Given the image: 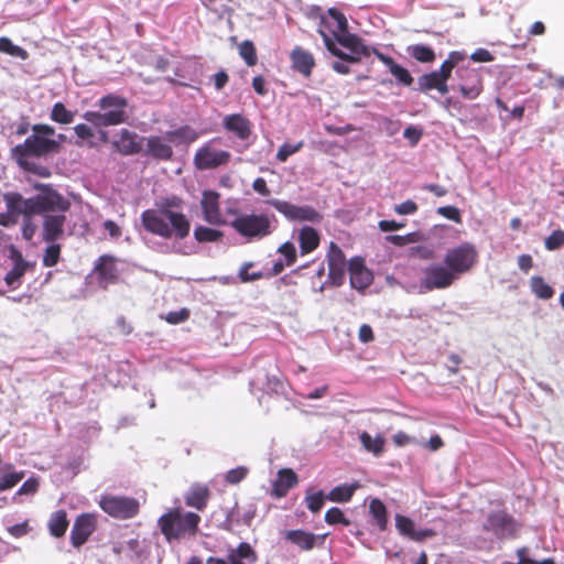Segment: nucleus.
Here are the masks:
<instances>
[{"label": "nucleus", "instance_id": "obj_25", "mask_svg": "<svg viewBox=\"0 0 564 564\" xmlns=\"http://www.w3.org/2000/svg\"><path fill=\"white\" fill-rule=\"evenodd\" d=\"M210 499V490L208 486L203 484H193L184 496L187 507L203 511Z\"/></svg>", "mask_w": 564, "mask_h": 564}, {"label": "nucleus", "instance_id": "obj_56", "mask_svg": "<svg viewBox=\"0 0 564 564\" xmlns=\"http://www.w3.org/2000/svg\"><path fill=\"white\" fill-rule=\"evenodd\" d=\"M248 469L243 466L230 469L227 471L225 479L228 484L236 485L246 478Z\"/></svg>", "mask_w": 564, "mask_h": 564}, {"label": "nucleus", "instance_id": "obj_7", "mask_svg": "<svg viewBox=\"0 0 564 564\" xmlns=\"http://www.w3.org/2000/svg\"><path fill=\"white\" fill-rule=\"evenodd\" d=\"M318 33L323 37L326 48L336 57L344 62L357 63L362 56L368 57L371 54V50L366 46L362 40L347 31H341L335 35L336 41L344 47L350 51V54L344 53L339 50L333 39L323 29H318Z\"/></svg>", "mask_w": 564, "mask_h": 564}, {"label": "nucleus", "instance_id": "obj_39", "mask_svg": "<svg viewBox=\"0 0 564 564\" xmlns=\"http://www.w3.org/2000/svg\"><path fill=\"white\" fill-rule=\"evenodd\" d=\"M530 288L532 293L541 300H550L554 295L553 288L539 275H534L530 279Z\"/></svg>", "mask_w": 564, "mask_h": 564}, {"label": "nucleus", "instance_id": "obj_33", "mask_svg": "<svg viewBox=\"0 0 564 564\" xmlns=\"http://www.w3.org/2000/svg\"><path fill=\"white\" fill-rule=\"evenodd\" d=\"M166 141L175 145L191 144L197 140L198 133L191 126H182L178 129L167 131Z\"/></svg>", "mask_w": 564, "mask_h": 564}, {"label": "nucleus", "instance_id": "obj_13", "mask_svg": "<svg viewBox=\"0 0 564 564\" xmlns=\"http://www.w3.org/2000/svg\"><path fill=\"white\" fill-rule=\"evenodd\" d=\"M459 79L458 90L465 99H476L484 90L480 69L469 66L459 67L456 70Z\"/></svg>", "mask_w": 564, "mask_h": 564}, {"label": "nucleus", "instance_id": "obj_47", "mask_svg": "<svg viewBox=\"0 0 564 564\" xmlns=\"http://www.w3.org/2000/svg\"><path fill=\"white\" fill-rule=\"evenodd\" d=\"M43 256V265L46 268L54 267L61 258V246L55 242H48Z\"/></svg>", "mask_w": 564, "mask_h": 564}, {"label": "nucleus", "instance_id": "obj_62", "mask_svg": "<svg viewBox=\"0 0 564 564\" xmlns=\"http://www.w3.org/2000/svg\"><path fill=\"white\" fill-rule=\"evenodd\" d=\"M30 527H29V522L28 521H24V522H21V523H17L14 525H11L8 528V532L13 536V538H22L24 535H26L29 532H30Z\"/></svg>", "mask_w": 564, "mask_h": 564}, {"label": "nucleus", "instance_id": "obj_2", "mask_svg": "<svg viewBox=\"0 0 564 564\" xmlns=\"http://www.w3.org/2000/svg\"><path fill=\"white\" fill-rule=\"evenodd\" d=\"M200 517L192 511L176 507L167 510L158 519V527L167 542L195 536L198 532Z\"/></svg>", "mask_w": 564, "mask_h": 564}, {"label": "nucleus", "instance_id": "obj_29", "mask_svg": "<svg viewBox=\"0 0 564 564\" xmlns=\"http://www.w3.org/2000/svg\"><path fill=\"white\" fill-rule=\"evenodd\" d=\"M327 15L333 20V24L328 22L325 15L321 17V28L327 29L335 36L339 34L341 31H347L348 21L343 12L337 10L336 8H329L327 11Z\"/></svg>", "mask_w": 564, "mask_h": 564}, {"label": "nucleus", "instance_id": "obj_28", "mask_svg": "<svg viewBox=\"0 0 564 564\" xmlns=\"http://www.w3.org/2000/svg\"><path fill=\"white\" fill-rule=\"evenodd\" d=\"M369 516L371 524L383 532L388 529L389 517L386 505L379 498H372L369 501Z\"/></svg>", "mask_w": 564, "mask_h": 564}, {"label": "nucleus", "instance_id": "obj_54", "mask_svg": "<svg viewBox=\"0 0 564 564\" xmlns=\"http://www.w3.org/2000/svg\"><path fill=\"white\" fill-rule=\"evenodd\" d=\"M436 213L456 224L463 223L460 212L456 206H442L437 208Z\"/></svg>", "mask_w": 564, "mask_h": 564}, {"label": "nucleus", "instance_id": "obj_18", "mask_svg": "<svg viewBox=\"0 0 564 564\" xmlns=\"http://www.w3.org/2000/svg\"><path fill=\"white\" fill-rule=\"evenodd\" d=\"M219 193L215 191H205L200 199V207L204 220L210 225L221 226L226 221L221 217L219 208Z\"/></svg>", "mask_w": 564, "mask_h": 564}, {"label": "nucleus", "instance_id": "obj_11", "mask_svg": "<svg viewBox=\"0 0 564 564\" xmlns=\"http://www.w3.org/2000/svg\"><path fill=\"white\" fill-rule=\"evenodd\" d=\"M457 280V274L446 264H431L423 269L421 288L425 291L443 290L449 288Z\"/></svg>", "mask_w": 564, "mask_h": 564}, {"label": "nucleus", "instance_id": "obj_63", "mask_svg": "<svg viewBox=\"0 0 564 564\" xmlns=\"http://www.w3.org/2000/svg\"><path fill=\"white\" fill-rule=\"evenodd\" d=\"M470 58L477 63H488L495 59V56L486 48H477L471 55Z\"/></svg>", "mask_w": 564, "mask_h": 564}, {"label": "nucleus", "instance_id": "obj_45", "mask_svg": "<svg viewBox=\"0 0 564 564\" xmlns=\"http://www.w3.org/2000/svg\"><path fill=\"white\" fill-rule=\"evenodd\" d=\"M0 52L22 59L28 58V52L24 48L14 45L12 41L6 36L0 37Z\"/></svg>", "mask_w": 564, "mask_h": 564}, {"label": "nucleus", "instance_id": "obj_9", "mask_svg": "<svg viewBox=\"0 0 564 564\" xmlns=\"http://www.w3.org/2000/svg\"><path fill=\"white\" fill-rule=\"evenodd\" d=\"M99 507L108 516L119 520L132 519L140 511L139 500L126 496H102L99 500Z\"/></svg>", "mask_w": 564, "mask_h": 564}, {"label": "nucleus", "instance_id": "obj_60", "mask_svg": "<svg viewBox=\"0 0 564 564\" xmlns=\"http://www.w3.org/2000/svg\"><path fill=\"white\" fill-rule=\"evenodd\" d=\"M39 487H40L39 478L31 477L22 484V486L17 491V495H19V496L34 495L37 491Z\"/></svg>", "mask_w": 564, "mask_h": 564}, {"label": "nucleus", "instance_id": "obj_50", "mask_svg": "<svg viewBox=\"0 0 564 564\" xmlns=\"http://www.w3.org/2000/svg\"><path fill=\"white\" fill-rule=\"evenodd\" d=\"M239 54L245 59L248 66L257 64V51L251 41H243L239 46Z\"/></svg>", "mask_w": 564, "mask_h": 564}, {"label": "nucleus", "instance_id": "obj_51", "mask_svg": "<svg viewBox=\"0 0 564 564\" xmlns=\"http://www.w3.org/2000/svg\"><path fill=\"white\" fill-rule=\"evenodd\" d=\"M303 145V141H300L296 144L283 143L276 152V160L279 162H285L291 155L299 152Z\"/></svg>", "mask_w": 564, "mask_h": 564}, {"label": "nucleus", "instance_id": "obj_36", "mask_svg": "<svg viewBox=\"0 0 564 564\" xmlns=\"http://www.w3.org/2000/svg\"><path fill=\"white\" fill-rule=\"evenodd\" d=\"M285 539L304 551L312 550L316 542V535L304 530L286 531Z\"/></svg>", "mask_w": 564, "mask_h": 564}, {"label": "nucleus", "instance_id": "obj_43", "mask_svg": "<svg viewBox=\"0 0 564 564\" xmlns=\"http://www.w3.org/2000/svg\"><path fill=\"white\" fill-rule=\"evenodd\" d=\"M51 119L57 123L68 124L74 121V112L68 110L61 101L53 105Z\"/></svg>", "mask_w": 564, "mask_h": 564}, {"label": "nucleus", "instance_id": "obj_44", "mask_svg": "<svg viewBox=\"0 0 564 564\" xmlns=\"http://www.w3.org/2000/svg\"><path fill=\"white\" fill-rule=\"evenodd\" d=\"M228 557H234L236 561L241 562L242 560H247L250 564L256 563L258 560L256 551L247 542H241Z\"/></svg>", "mask_w": 564, "mask_h": 564}, {"label": "nucleus", "instance_id": "obj_35", "mask_svg": "<svg viewBox=\"0 0 564 564\" xmlns=\"http://www.w3.org/2000/svg\"><path fill=\"white\" fill-rule=\"evenodd\" d=\"M68 525L67 513L63 509L53 512L47 523L50 534L54 538L64 536Z\"/></svg>", "mask_w": 564, "mask_h": 564}, {"label": "nucleus", "instance_id": "obj_64", "mask_svg": "<svg viewBox=\"0 0 564 564\" xmlns=\"http://www.w3.org/2000/svg\"><path fill=\"white\" fill-rule=\"evenodd\" d=\"M403 137L408 139L412 145H415L422 137V131L416 129L415 127L410 126L405 128Z\"/></svg>", "mask_w": 564, "mask_h": 564}, {"label": "nucleus", "instance_id": "obj_23", "mask_svg": "<svg viewBox=\"0 0 564 564\" xmlns=\"http://www.w3.org/2000/svg\"><path fill=\"white\" fill-rule=\"evenodd\" d=\"M290 59L293 70L300 73L305 78L311 77L315 67V58L312 53L301 46H295L290 54Z\"/></svg>", "mask_w": 564, "mask_h": 564}, {"label": "nucleus", "instance_id": "obj_59", "mask_svg": "<svg viewBox=\"0 0 564 564\" xmlns=\"http://www.w3.org/2000/svg\"><path fill=\"white\" fill-rule=\"evenodd\" d=\"M74 132L79 139L88 141L89 147H95V143L91 141L94 130L89 126L85 123L76 124L74 127Z\"/></svg>", "mask_w": 564, "mask_h": 564}, {"label": "nucleus", "instance_id": "obj_16", "mask_svg": "<svg viewBox=\"0 0 564 564\" xmlns=\"http://www.w3.org/2000/svg\"><path fill=\"white\" fill-rule=\"evenodd\" d=\"M66 212H45L42 224V239L45 242H55L64 235Z\"/></svg>", "mask_w": 564, "mask_h": 564}, {"label": "nucleus", "instance_id": "obj_4", "mask_svg": "<svg viewBox=\"0 0 564 564\" xmlns=\"http://www.w3.org/2000/svg\"><path fill=\"white\" fill-rule=\"evenodd\" d=\"M97 106L100 111L90 110L83 115V118L95 127L119 126L128 121L127 98L108 94L98 100Z\"/></svg>", "mask_w": 564, "mask_h": 564}, {"label": "nucleus", "instance_id": "obj_46", "mask_svg": "<svg viewBox=\"0 0 564 564\" xmlns=\"http://www.w3.org/2000/svg\"><path fill=\"white\" fill-rule=\"evenodd\" d=\"M389 72L403 86L409 87L413 84L414 79H413L412 75L410 74V72L405 67L398 64L397 62H394L390 66Z\"/></svg>", "mask_w": 564, "mask_h": 564}, {"label": "nucleus", "instance_id": "obj_42", "mask_svg": "<svg viewBox=\"0 0 564 564\" xmlns=\"http://www.w3.org/2000/svg\"><path fill=\"white\" fill-rule=\"evenodd\" d=\"M360 442L368 452H371L375 455H380L384 449V438L381 436L372 438L366 431L360 434Z\"/></svg>", "mask_w": 564, "mask_h": 564}, {"label": "nucleus", "instance_id": "obj_26", "mask_svg": "<svg viewBox=\"0 0 564 564\" xmlns=\"http://www.w3.org/2000/svg\"><path fill=\"white\" fill-rule=\"evenodd\" d=\"M141 223L148 232H150L154 236H159L163 239H173L174 238L176 240H183L189 235V231H191V223L187 217H186L187 225H186V227H183L181 232L177 231V229H174V227L172 225L173 223L169 218H163V224H165V226L167 227V232H161V234L156 229L154 230L149 225L148 220H145L144 213L141 214Z\"/></svg>", "mask_w": 564, "mask_h": 564}, {"label": "nucleus", "instance_id": "obj_21", "mask_svg": "<svg viewBox=\"0 0 564 564\" xmlns=\"http://www.w3.org/2000/svg\"><path fill=\"white\" fill-rule=\"evenodd\" d=\"M10 259L13 262V267L10 271L7 272L4 276V281L9 286L17 288L20 285L21 278L25 274V272L33 268V264L28 262L20 250L15 247L10 248Z\"/></svg>", "mask_w": 564, "mask_h": 564}, {"label": "nucleus", "instance_id": "obj_31", "mask_svg": "<svg viewBox=\"0 0 564 564\" xmlns=\"http://www.w3.org/2000/svg\"><path fill=\"white\" fill-rule=\"evenodd\" d=\"M432 89L437 90L442 95L448 93L447 84L441 79L435 70L423 74L417 78V90L425 93Z\"/></svg>", "mask_w": 564, "mask_h": 564}, {"label": "nucleus", "instance_id": "obj_30", "mask_svg": "<svg viewBox=\"0 0 564 564\" xmlns=\"http://www.w3.org/2000/svg\"><path fill=\"white\" fill-rule=\"evenodd\" d=\"M147 154L156 160L169 161L173 156L172 147L161 137H150L147 140Z\"/></svg>", "mask_w": 564, "mask_h": 564}, {"label": "nucleus", "instance_id": "obj_48", "mask_svg": "<svg viewBox=\"0 0 564 564\" xmlns=\"http://www.w3.org/2000/svg\"><path fill=\"white\" fill-rule=\"evenodd\" d=\"M325 522L329 525L343 524L345 527L350 525L351 521L345 516L341 509L333 507L325 513Z\"/></svg>", "mask_w": 564, "mask_h": 564}, {"label": "nucleus", "instance_id": "obj_37", "mask_svg": "<svg viewBox=\"0 0 564 564\" xmlns=\"http://www.w3.org/2000/svg\"><path fill=\"white\" fill-rule=\"evenodd\" d=\"M359 488V484H341L334 487L326 496V499L333 502H349Z\"/></svg>", "mask_w": 564, "mask_h": 564}, {"label": "nucleus", "instance_id": "obj_32", "mask_svg": "<svg viewBox=\"0 0 564 564\" xmlns=\"http://www.w3.org/2000/svg\"><path fill=\"white\" fill-rule=\"evenodd\" d=\"M137 134L124 129L120 133L119 141L115 142L118 152L123 155L139 153L142 150L140 142L137 141Z\"/></svg>", "mask_w": 564, "mask_h": 564}, {"label": "nucleus", "instance_id": "obj_3", "mask_svg": "<svg viewBox=\"0 0 564 564\" xmlns=\"http://www.w3.org/2000/svg\"><path fill=\"white\" fill-rule=\"evenodd\" d=\"M32 134L23 143L11 150V156L42 158L59 152V141H56L55 128L46 123H36L31 127Z\"/></svg>", "mask_w": 564, "mask_h": 564}, {"label": "nucleus", "instance_id": "obj_8", "mask_svg": "<svg viewBox=\"0 0 564 564\" xmlns=\"http://www.w3.org/2000/svg\"><path fill=\"white\" fill-rule=\"evenodd\" d=\"M235 218L229 223L230 227L247 240H260L272 232L271 220L264 214H243L238 210H229Z\"/></svg>", "mask_w": 564, "mask_h": 564}, {"label": "nucleus", "instance_id": "obj_10", "mask_svg": "<svg viewBox=\"0 0 564 564\" xmlns=\"http://www.w3.org/2000/svg\"><path fill=\"white\" fill-rule=\"evenodd\" d=\"M477 258L478 253L474 246L465 242L449 249L444 257V263L451 271L457 274L458 279L462 274L471 270Z\"/></svg>", "mask_w": 564, "mask_h": 564}, {"label": "nucleus", "instance_id": "obj_34", "mask_svg": "<svg viewBox=\"0 0 564 564\" xmlns=\"http://www.w3.org/2000/svg\"><path fill=\"white\" fill-rule=\"evenodd\" d=\"M300 250L302 254L314 251L319 245L318 232L310 226H304L299 232Z\"/></svg>", "mask_w": 564, "mask_h": 564}, {"label": "nucleus", "instance_id": "obj_27", "mask_svg": "<svg viewBox=\"0 0 564 564\" xmlns=\"http://www.w3.org/2000/svg\"><path fill=\"white\" fill-rule=\"evenodd\" d=\"M299 482L297 475L290 468L280 469L278 478L273 482V494L278 498L288 495L289 490L295 487Z\"/></svg>", "mask_w": 564, "mask_h": 564}, {"label": "nucleus", "instance_id": "obj_1", "mask_svg": "<svg viewBox=\"0 0 564 564\" xmlns=\"http://www.w3.org/2000/svg\"><path fill=\"white\" fill-rule=\"evenodd\" d=\"M34 189L39 194L23 198L19 193H7L3 198L7 209L14 216L24 215L32 216L34 214H44L45 212H67L72 204L59 192L54 189L50 184L36 183Z\"/></svg>", "mask_w": 564, "mask_h": 564}, {"label": "nucleus", "instance_id": "obj_52", "mask_svg": "<svg viewBox=\"0 0 564 564\" xmlns=\"http://www.w3.org/2000/svg\"><path fill=\"white\" fill-rule=\"evenodd\" d=\"M325 498L323 491L307 495L305 498L307 509L313 513L318 512L324 506Z\"/></svg>", "mask_w": 564, "mask_h": 564}, {"label": "nucleus", "instance_id": "obj_61", "mask_svg": "<svg viewBox=\"0 0 564 564\" xmlns=\"http://www.w3.org/2000/svg\"><path fill=\"white\" fill-rule=\"evenodd\" d=\"M417 205L411 200L408 199L399 205L394 206V212L399 215H412L417 212Z\"/></svg>", "mask_w": 564, "mask_h": 564}, {"label": "nucleus", "instance_id": "obj_57", "mask_svg": "<svg viewBox=\"0 0 564 564\" xmlns=\"http://www.w3.org/2000/svg\"><path fill=\"white\" fill-rule=\"evenodd\" d=\"M251 267H252V263L248 262V263H245L240 268L238 276H239L241 282L257 281V280H260V279L263 278V273L260 272V271L250 273L249 269Z\"/></svg>", "mask_w": 564, "mask_h": 564}, {"label": "nucleus", "instance_id": "obj_12", "mask_svg": "<svg viewBox=\"0 0 564 564\" xmlns=\"http://www.w3.org/2000/svg\"><path fill=\"white\" fill-rule=\"evenodd\" d=\"M267 203L291 221L318 223L322 219V215L311 206H296L276 198L269 199Z\"/></svg>", "mask_w": 564, "mask_h": 564}, {"label": "nucleus", "instance_id": "obj_40", "mask_svg": "<svg viewBox=\"0 0 564 564\" xmlns=\"http://www.w3.org/2000/svg\"><path fill=\"white\" fill-rule=\"evenodd\" d=\"M30 158L31 156H12L17 164L26 172H31L41 177H48L51 175V172L46 166L30 161Z\"/></svg>", "mask_w": 564, "mask_h": 564}, {"label": "nucleus", "instance_id": "obj_53", "mask_svg": "<svg viewBox=\"0 0 564 564\" xmlns=\"http://www.w3.org/2000/svg\"><path fill=\"white\" fill-rule=\"evenodd\" d=\"M545 248L550 251L560 249L564 246V231L562 229L554 230L545 238Z\"/></svg>", "mask_w": 564, "mask_h": 564}, {"label": "nucleus", "instance_id": "obj_5", "mask_svg": "<svg viewBox=\"0 0 564 564\" xmlns=\"http://www.w3.org/2000/svg\"><path fill=\"white\" fill-rule=\"evenodd\" d=\"M183 199L176 195L161 198L156 203V208L145 209L144 217L149 225L155 230L167 232V227L163 224V218H169L173 224L174 229L181 232L183 227H186V215L181 212L183 207Z\"/></svg>", "mask_w": 564, "mask_h": 564}, {"label": "nucleus", "instance_id": "obj_49", "mask_svg": "<svg viewBox=\"0 0 564 564\" xmlns=\"http://www.w3.org/2000/svg\"><path fill=\"white\" fill-rule=\"evenodd\" d=\"M24 478V471L6 473L0 476V492L15 487Z\"/></svg>", "mask_w": 564, "mask_h": 564}, {"label": "nucleus", "instance_id": "obj_19", "mask_svg": "<svg viewBox=\"0 0 564 564\" xmlns=\"http://www.w3.org/2000/svg\"><path fill=\"white\" fill-rule=\"evenodd\" d=\"M348 272L350 284L356 290H365L372 283L373 275L371 271L366 268L365 261L360 257L350 259L348 262Z\"/></svg>", "mask_w": 564, "mask_h": 564}, {"label": "nucleus", "instance_id": "obj_6", "mask_svg": "<svg viewBox=\"0 0 564 564\" xmlns=\"http://www.w3.org/2000/svg\"><path fill=\"white\" fill-rule=\"evenodd\" d=\"M490 505L495 508L486 514L482 530L498 540L517 539L522 527L521 522L508 512L503 501L496 500Z\"/></svg>", "mask_w": 564, "mask_h": 564}, {"label": "nucleus", "instance_id": "obj_24", "mask_svg": "<svg viewBox=\"0 0 564 564\" xmlns=\"http://www.w3.org/2000/svg\"><path fill=\"white\" fill-rule=\"evenodd\" d=\"M251 122L240 113L228 115L224 118V128L240 140H247L252 133Z\"/></svg>", "mask_w": 564, "mask_h": 564}, {"label": "nucleus", "instance_id": "obj_38", "mask_svg": "<svg viewBox=\"0 0 564 564\" xmlns=\"http://www.w3.org/2000/svg\"><path fill=\"white\" fill-rule=\"evenodd\" d=\"M408 54L419 63L430 64L436 58L435 51L433 47L426 44H413L406 47Z\"/></svg>", "mask_w": 564, "mask_h": 564}, {"label": "nucleus", "instance_id": "obj_55", "mask_svg": "<svg viewBox=\"0 0 564 564\" xmlns=\"http://www.w3.org/2000/svg\"><path fill=\"white\" fill-rule=\"evenodd\" d=\"M278 251L285 258V264L288 267H291L296 261V249L295 246L286 241L283 245H281L278 249Z\"/></svg>", "mask_w": 564, "mask_h": 564}, {"label": "nucleus", "instance_id": "obj_22", "mask_svg": "<svg viewBox=\"0 0 564 564\" xmlns=\"http://www.w3.org/2000/svg\"><path fill=\"white\" fill-rule=\"evenodd\" d=\"M95 272L98 275L99 284L107 286L118 281V269L116 258L109 254L100 256L95 265Z\"/></svg>", "mask_w": 564, "mask_h": 564}, {"label": "nucleus", "instance_id": "obj_41", "mask_svg": "<svg viewBox=\"0 0 564 564\" xmlns=\"http://www.w3.org/2000/svg\"><path fill=\"white\" fill-rule=\"evenodd\" d=\"M223 237V231L205 226H198L194 230V238L198 242H216L220 241Z\"/></svg>", "mask_w": 564, "mask_h": 564}, {"label": "nucleus", "instance_id": "obj_20", "mask_svg": "<svg viewBox=\"0 0 564 564\" xmlns=\"http://www.w3.org/2000/svg\"><path fill=\"white\" fill-rule=\"evenodd\" d=\"M395 528L398 532L413 541L422 542L429 538H433L436 533L433 529L416 530L414 521L403 514H395Z\"/></svg>", "mask_w": 564, "mask_h": 564}, {"label": "nucleus", "instance_id": "obj_15", "mask_svg": "<svg viewBox=\"0 0 564 564\" xmlns=\"http://www.w3.org/2000/svg\"><path fill=\"white\" fill-rule=\"evenodd\" d=\"M97 529V517L94 513L77 516L70 531V543L74 547L84 545Z\"/></svg>", "mask_w": 564, "mask_h": 564}, {"label": "nucleus", "instance_id": "obj_17", "mask_svg": "<svg viewBox=\"0 0 564 564\" xmlns=\"http://www.w3.org/2000/svg\"><path fill=\"white\" fill-rule=\"evenodd\" d=\"M327 263L329 280L335 285H341L348 265L343 250L333 241L330 242L328 248Z\"/></svg>", "mask_w": 564, "mask_h": 564}, {"label": "nucleus", "instance_id": "obj_58", "mask_svg": "<svg viewBox=\"0 0 564 564\" xmlns=\"http://www.w3.org/2000/svg\"><path fill=\"white\" fill-rule=\"evenodd\" d=\"M188 317H189V311L187 308H182L180 311L169 312L164 316V319L169 324L176 325V324H180V323H183V322L187 321Z\"/></svg>", "mask_w": 564, "mask_h": 564}, {"label": "nucleus", "instance_id": "obj_14", "mask_svg": "<svg viewBox=\"0 0 564 564\" xmlns=\"http://www.w3.org/2000/svg\"><path fill=\"white\" fill-rule=\"evenodd\" d=\"M230 159V152L218 150L208 142L196 151L194 155V165L200 171L214 170L228 164Z\"/></svg>", "mask_w": 564, "mask_h": 564}]
</instances>
